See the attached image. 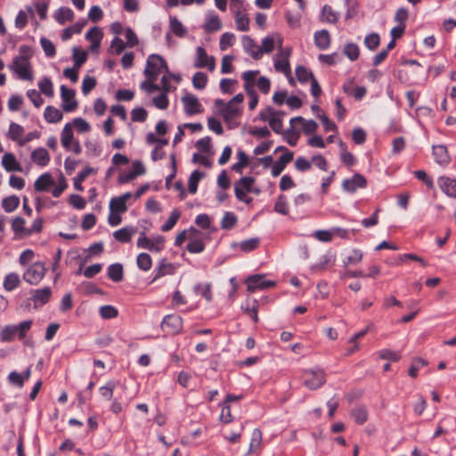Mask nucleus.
Listing matches in <instances>:
<instances>
[{
    "mask_svg": "<svg viewBox=\"0 0 456 456\" xmlns=\"http://www.w3.org/2000/svg\"><path fill=\"white\" fill-rule=\"evenodd\" d=\"M234 42V35L232 33H224L222 35L219 42V47L222 51H225L228 47L232 46Z\"/></svg>",
    "mask_w": 456,
    "mask_h": 456,
    "instance_id": "63",
    "label": "nucleus"
},
{
    "mask_svg": "<svg viewBox=\"0 0 456 456\" xmlns=\"http://www.w3.org/2000/svg\"><path fill=\"white\" fill-rule=\"evenodd\" d=\"M247 289L249 292H254L256 289H265L275 285L273 281H266L263 279V276L256 274L248 277L246 280Z\"/></svg>",
    "mask_w": 456,
    "mask_h": 456,
    "instance_id": "10",
    "label": "nucleus"
},
{
    "mask_svg": "<svg viewBox=\"0 0 456 456\" xmlns=\"http://www.w3.org/2000/svg\"><path fill=\"white\" fill-rule=\"evenodd\" d=\"M204 173L199 170L193 171L188 181V191L191 194H195L198 189V183L201 178H203Z\"/></svg>",
    "mask_w": 456,
    "mask_h": 456,
    "instance_id": "35",
    "label": "nucleus"
},
{
    "mask_svg": "<svg viewBox=\"0 0 456 456\" xmlns=\"http://www.w3.org/2000/svg\"><path fill=\"white\" fill-rule=\"evenodd\" d=\"M24 134V128L16 123H12L9 127L8 135L9 137L19 142V144L23 145L25 141L22 140V136Z\"/></svg>",
    "mask_w": 456,
    "mask_h": 456,
    "instance_id": "32",
    "label": "nucleus"
},
{
    "mask_svg": "<svg viewBox=\"0 0 456 456\" xmlns=\"http://www.w3.org/2000/svg\"><path fill=\"white\" fill-rule=\"evenodd\" d=\"M362 252L359 249H354L352 254L344 261L345 265H357L362 260Z\"/></svg>",
    "mask_w": 456,
    "mask_h": 456,
    "instance_id": "64",
    "label": "nucleus"
},
{
    "mask_svg": "<svg viewBox=\"0 0 456 456\" xmlns=\"http://www.w3.org/2000/svg\"><path fill=\"white\" fill-rule=\"evenodd\" d=\"M108 277L114 282H119L123 280V265L119 263L112 264L108 267Z\"/></svg>",
    "mask_w": 456,
    "mask_h": 456,
    "instance_id": "29",
    "label": "nucleus"
},
{
    "mask_svg": "<svg viewBox=\"0 0 456 456\" xmlns=\"http://www.w3.org/2000/svg\"><path fill=\"white\" fill-rule=\"evenodd\" d=\"M235 23L238 30L248 31L249 28V20L240 12L235 14Z\"/></svg>",
    "mask_w": 456,
    "mask_h": 456,
    "instance_id": "60",
    "label": "nucleus"
},
{
    "mask_svg": "<svg viewBox=\"0 0 456 456\" xmlns=\"http://www.w3.org/2000/svg\"><path fill=\"white\" fill-rule=\"evenodd\" d=\"M137 266L146 272L149 271L152 266V259L147 253H140L136 259Z\"/></svg>",
    "mask_w": 456,
    "mask_h": 456,
    "instance_id": "41",
    "label": "nucleus"
},
{
    "mask_svg": "<svg viewBox=\"0 0 456 456\" xmlns=\"http://www.w3.org/2000/svg\"><path fill=\"white\" fill-rule=\"evenodd\" d=\"M256 179L252 176H244L241 177L239 181H237L234 184H239L244 191L247 192H251L253 191V184Z\"/></svg>",
    "mask_w": 456,
    "mask_h": 456,
    "instance_id": "62",
    "label": "nucleus"
},
{
    "mask_svg": "<svg viewBox=\"0 0 456 456\" xmlns=\"http://www.w3.org/2000/svg\"><path fill=\"white\" fill-rule=\"evenodd\" d=\"M72 57L74 60V66L79 69L87 60V53L81 51L78 47H73Z\"/></svg>",
    "mask_w": 456,
    "mask_h": 456,
    "instance_id": "42",
    "label": "nucleus"
},
{
    "mask_svg": "<svg viewBox=\"0 0 456 456\" xmlns=\"http://www.w3.org/2000/svg\"><path fill=\"white\" fill-rule=\"evenodd\" d=\"M135 232L133 227H123L113 233L116 240L121 243H127L131 240L132 235Z\"/></svg>",
    "mask_w": 456,
    "mask_h": 456,
    "instance_id": "26",
    "label": "nucleus"
},
{
    "mask_svg": "<svg viewBox=\"0 0 456 456\" xmlns=\"http://www.w3.org/2000/svg\"><path fill=\"white\" fill-rule=\"evenodd\" d=\"M367 186V181L361 174H355L352 178L346 179L342 183V188L344 191L354 193L358 188H365Z\"/></svg>",
    "mask_w": 456,
    "mask_h": 456,
    "instance_id": "12",
    "label": "nucleus"
},
{
    "mask_svg": "<svg viewBox=\"0 0 456 456\" xmlns=\"http://www.w3.org/2000/svg\"><path fill=\"white\" fill-rule=\"evenodd\" d=\"M222 113L224 118L228 121L240 115V109L236 105L228 102L224 106V109L222 110Z\"/></svg>",
    "mask_w": 456,
    "mask_h": 456,
    "instance_id": "47",
    "label": "nucleus"
},
{
    "mask_svg": "<svg viewBox=\"0 0 456 456\" xmlns=\"http://www.w3.org/2000/svg\"><path fill=\"white\" fill-rule=\"evenodd\" d=\"M428 363V362L425 359L420 358V357L413 359V361L411 364V367L409 368V370H408L409 376H411V378H416L419 369L424 366H427Z\"/></svg>",
    "mask_w": 456,
    "mask_h": 456,
    "instance_id": "46",
    "label": "nucleus"
},
{
    "mask_svg": "<svg viewBox=\"0 0 456 456\" xmlns=\"http://www.w3.org/2000/svg\"><path fill=\"white\" fill-rule=\"evenodd\" d=\"M183 328V319L176 314L167 315L162 322L161 329L170 334H177Z\"/></svg>",
    "mask_w": 456,
    "mask_h": 456,
    "instance_id": "9",
    "label": "nucleus"
},
{
    "mask_svg": "<svg viewBox=\"0 0 456 456\" xmlns=\"http://www.w3.org/2000/svg\"><path fill=\"white\" fill-rule=\"evenodd\" d=\"M147 110L142 107H137L131 111V119L134 122H144L147 118Z\"/></svg>",
    "mask_w": 456,
    "mask_h": 456,
    "instance_id": "58",
    "label": "nucleus"
},
{
    "mask_svg": "<svg viewBox=\"0 0 456 456\" xmlns=\"http://www.w3.org/2000/svg\"><path fill=\"white\" fill-rule=\"evenodd\" d=\"M116 386L115 381H108L104 386L99 388L100 395L108 401L111 400Z\"/></svg>",
    "mask_w": 456,
    "mask_h": 456,
    "instance_id": "45",
    "label": "nucleus"
},
{
    "mask_svg": "<svg viewBox=\"0 0 456 456\" xmlns=\"http://www.w3.org/2000/svg\"><path fill=\"white\" fill-rule=\"evenodd\" d=\"M86 24V20L77 21L74 25L66 28L65 29H63V31L61 33V39L63 41H67V40L70 39L74 34L81 33V31Z\"/></svg>",
    "mask_w": 456,
    "mask_h": 456,
    "instance_id": "28",
    "label": "nucleus"
},
{
    "mask_svg": "<svg viewBox=\"0 0 456 456\" xmlns=\"http://www.w3.org/2000/svg\"><path fill=\"white\" fill-rule=\"evenodd\" d=\"M30 159L40 167H45L49 163L50 156L46 149L37 148L30 153Z\"/></svg>",
    "mask_w": 456,
    "mask_h": 456,
    "instance_id": "21",
    "label": "nucleus"
},
{
    "mask_svg": "<svg viewBox=\"0 0 456 456\" xmlns=\"http://www.w3.org/2000/svg\"><path fill=\"white\" fill-rule=\"evenodd\" d=\"M61 142L62 147L66 151L71 150V144L74 142L72 125L70 123H67L61 132Z\"/></svg>",
    "mask_w": 456,
    "mask_h": 456,
    "instance_id": "22",
    "label": "nucleus"
},
{
    "mask_svg": "<svg viewBox=\"0 0 456 456\" xmlns=\"http://www.w3.org/2000/svg\"><path fill=\"white\" fill-rule=\"evenodd\" d=\"M20 283V277L17 273H11L7 274L4 280V288L7 291L13 290Z\"/></svg>",
    "mask_w": 456,
    "mask_h": 456,
    "instance_id": "39",
    "label": "nucleus"
},
{
    "mask_svg": "<svg viewBox=\"0 0 456 456\" xmlns=\"http://www.w3.org/2000/svg\"><path fill=\"white\" fill-rule=\"evenodd\" d=\"M194 67L196 69L208 68L209 71H213L216 68V60L213 56H208L202 46H198L196 48Z\"/></svg>",
    "mask_w": 456,
    "mask_h": 456,
    "instance_id": "5",
    "label": "nucleus"
},
{
    "mask_svg": "<svg viewBox=\"0 0 456 456\" xmlns=\"http://www.w3.org/2000/svg\"><path fill=\"white\" fill-rule=\"evenodd\" d=\"M175 266L173 264L167 262V260L163 258L158 263V266L154 270L155 275L151 283L163 276L172 275L175 273Z\"/></svg>",
    "mask_w": 456,
    "mask_h": 456,
    "instance_id": "14",
    "label": "nucleus"
},
{
    "mask_svg": "<svg viewBox=\"0 0 456 456\" xmlns=\"http://www.w3.org/2000/svg\"><path fill=\"white\" fill-rule=\"evenodd\" d=\"M293 152L287 151L284 154H282L279 159L273 165L272 167V175L273 177H277L283 171L287 164H289L293 159Z\"/></svg>",
    "mask_w": 456,
    "mask_h": 456,
    "instance_id": "18",
    "label": "nucleus"
},
{
    "mask_svg": "<svg viewBox=\"0 0 456 456\" xmlns=\"http://www.w3.org/2000/svg\"><path fill=\"white\" fill-rule=\"evenodd\" d=\"M99 313L101 317L106 320L116 318L118 314L117 308L110 305L101 306Z\"/></svg>",
    "mask_w": 456,
    "mask_h": 456,
    "instance_id": "53",
    "label": "nucleus"
},
{
    "mask_svg": "<svg viewBox=\"0 0 456 456\" xmlns=\"http://www.w3.org/2000/svg\"><path fill=\"white\" fill-rule=\"evenodd\" d=\"M133 197L131 192H126L118 197H114L110 202V210L112 213L122 214L127 210L126 202Z\"/></svg>",
    "mask_w": 456,
    "mask_h": 456,
    "instance_id": "13",
    "label": "nucleus"
},
{
    "mask_svg": "<svg viewBox=\"0 0 456 456\" xmlns=\"http://www.w3.org/2000/svg\"><path fill=\"white\" fill-rule=\"evenodd\" d=\"M182 102L183 104L184 112L188 116L200 114L203 111L202 105L199 102V99L191 94H186L183 95L182 97Z\"/></svg>",
    "mask_w": 456,
    "mask_h": 456,
    "instance_id": "8",
    "label": "nucleus"
},
{
    "mask_svg": "<svg viewBox=\"0 0 456 456\" xmlns=\"http://www.w3.org/2000/svg\"><path fill=\"white\" fill-rule=\"evenodd\" d=\"M44 116L48 123H57L63 118L62 112L53 106H47L45 110Z\"/></svg>",
    "mask_w": 456,
    "mask_h": 456,
    "instance_id": "30",
    "label": "nucleus"
},
{
    "mask_svg": "<svg viewBox=\"0 0 456 456\" xmlns=\"http://www.w3.org/2000/svg\"><path fill=\"white\" fill-rule=\"evenodd\" d=\"M12 69L16 73L19 77L23 79H28V47L24 45L20 47V53L15 57L12 64L11 65Z\"/></svg>",
    "mask_w": 456,
    "mask_h": 456,
    "instance_id": "3",
    "label": "nucleus"
},
{
    "mask_svg": "<svg viewBox=\"0 0 456 456\" xmlns=\"http://www.w3.org/2000/svg\"><path fill=\"white\" fill-rule=\"evenodd\" d=\"M222 27V24H221V21H220V19L217 15L214 14V15H211L205 26H204V29L205 31L207 32H213V31H217L221 28Z\"/></svg>",
    "mask_w": 456,
    "mask_h": 456,
    "instance_id": "49",
    "label": "nucleus"
},
{
    "mask_svg": "<svg viewBox=\"0 0 456 456\" xmlns=\"http://www.w3.org/2000/svg\"><path fill=\"white\" fill-rule=\"evenodd\" d=\"M2 166L8 172L21 171V167L12 153L7 152L4 154Z\"/></svg>",
    "mask_w": 456,
    "mask_h": 456,
    "instance_id": "23",
    "label": "nucleus"
},
{
    "mask_svg": "<svg viewBox=\"0 0 456 456\" xmlns=\"http://www.w3.org/2000/svg\"><path fill=\"white\" fill-rule=\"evenodd\" d=\"M242 45L245 52L248 53L254 60H259L262 57V51H260V47L250 37H242Z\"/></svg>",
    "mask_w": 456,
    "mask_h": 456,
    "instance_id": "16",
    "label": "nucleus"
},
{
    "mask_svg": "<svg viewBox=\"0 0 456 456\" xmlns=\"http://www.w3.org/2000/svg\"><path fill=\"white\" fill-rule=\"evenodd\" d=\"M73 17H74V12L69 7H61L54 13L55 20L61 25L65 24L66 21L72 20Z\"/></svg>",
    "mask_w": 456,
    "mask_h": 456,
    "instance_id": "31",
    "label": "nucleus"
},
{
    "mask_svg": "<svg viewBox=\"0 0 456 456\" xmlns=\"http://www.w3.org/2000/svg\"><path fill=\"white\" fill-rule=\"evenodd\" d=\"M52 290L49 287L35 290L32 297L30 298L33 300L34 307L38 308L45 305L50 300Z\"/></svg>",
    "mask_w": 456,
    "mask_h": 456,
    "instance_id": "15",
    "label": "nucleus"
},
{
    "mask_svg": "<svg viewBox=\"0 0 456 456\" xmlns=\"http://www.w3.org/2000/svg\"><path fill=\"white\" fill-rule=\"evenodd\" d=\"M290 123L291 124L301 123L303 132L305 134H314L316 132V130L318 128V124L314 120H313V119L305 120L302 117H296V118H291Z\"/></svg>",
    "mask_w": 456,
    "mask_h": 456,
    "instance_id": "24",
    "label": "nucleus"
},
{
    "mask_svg": "<svg viewBox=\"0 0 456 456\" xmlns=\"http://www.w3.org/2000/svg\"><path fill=\"white\" fill-rule=\"evenodd\" d=\"M295 73L297 80L301 83H306L309 80L312 81L313 77H314L313 72L304 66L297 67Z\"/></svg>",
    "mask_w": 456,
    "mask_h": 456,
    "instance_id": "43",
    "label": "nucleus"
},
{
    "mask_svg": "<svg viewBox=\"0 0 456 456\" xmlns=\"http://www.w3.org/2000/svg\"><path fill=\"white\" fill-rule=\"evenodd\" d=\"M262 432L258 428H255L252 432V437L249 445V452H255L261 444Z\"/></svg>",
    "mask_w": 456,
    "mask_h": 456,
    "instance_id": "61",
    "label": "nucleus"
},
{
    "mask_svg": "<svg viewBox=\"0 0 456 456\" xmlns=\"http://www.w3.org/2000/svg\"><path fill=\"white\" fill-rule=\"evenodd\" d=\"M351 416L357 424L362 425L367 421L368 412L365 407L358 406L352 410Z\"/></svg>",
    "mask_w": 456,
    "mask_h": 456,
    "instance_id": "38",
    "label": "nucleus"
},
{
    "mask_svg": "<svg viewBox=\"0 0 456 456\" xmlns=\"http://www.w3.org/2000/svg\"><path fill=\"white\" fill-rule=\"evenodd\" d=\"M26 221L22 217H15L12 223V228L17 238H20L25 232Z\"/></svg>",
    "mask_w": 456,
    "mask_h": 456,
    "instance_id": "51",
    "label": "nucleus"
},
{
    "mask_svg": "<svg viewBox=\"0 0 456 456\" xmlns=\"http://www.w3.org/2000/svg\"><path fill=\"white\" fill-rule=\"evenodd\" d=\"M331 38L327 29H322L314 33V44L320 50H326L330 47Z\"/></svg>",
    "mask_w": 456,
    "mask_h": 456,
    "instance_id": "20",
    "label": "nucleus"
},
{
    "mask_svg": "<svg viewBox=\"0 0 456 456\" xmlns=\"http://www.w3.org/2000/svg\"><path fill=\"white\" fill-rule=\"evenodd\" d=\"M181 212L178 209H174L171 212L170 216L167 220V222L161 226V231L164 232H167L173 229V227L177 223L178 219L180 218Z\"/></svg>",
    "mask_w": 456,
    "mask_h": 456,
    "instance_id": "44",
    "label": "nucleus"
},
{
    "mask_svg": "<svg viewBox=\"0 0 456 456\" xmlns=\"http://www.w3.org/2000/svg\"><path fill=\"white\" fill-rule=\"evenodd\" d=\"M45 273V266L40 263L30 265V284L39 282Z\"/></svg>",
    "mask_w": 456,
    "mask_h": 456,
    "instance_id": "27",
    "label": "nucleus"
},
{
    "mask_svg": "<svg viewBox=\"0 0 456 456\" xmlns=\"http://www.w3.org/2000/svg\"><path fill=\"white\" fill-rule=\"evenodd\" d=\"M238 222V218L232 212H225L222 221H221V228L224 230H231L232 229Z\"/></svg>",
    "mask_w": 456,
    "mask_h": 456,
    "instance_id": "40",
    "label": "nucleus"
},
{
    "mask_svg": "<svg viewBox=\"0 0 456 456\" xmlns=\"http://www.w3.org/2000/svg\"><path fill=\"white\" fill-rule=\"evenodd\" d=\"M169 24H170V28H171L172 32L176 37H183L186 35L187 30H186L185 27L182 24V22L175 16H171L169 18Z\"/></svg>",
    "mask_w": 456,
    "mask_h": 456,
    "instance_id": "33",
    "label": "nucleus"
},
{
    "mask_svg": "<svg viewBox=\"0 0 456 456\" xmlns=\"http://www.w3.org/2000/svg\"><path fill=\"white\" fill-rule=\"evenodd\" d=\"M40 45L45 52V54L48 58H53L55 56V54H56L55 45H53V43L51 40L47 39L46 37H41Z\"/></svg>",
    "mask_w": 456,
    "mask_h": 456,
    "instance_id": "50",
    "label": "nucleus"
},
{
    "mask_svg": "<svg viewBox=\"0 0 456 456\" xmlns=\"http://www.w3.org/2000/svg\"><path fill=\"white\" fill-rule=\"evenodd\" d=\"M165 240L162 236H158L151 240L149 239L144 232H142L138 240L137 247L142 248H146L151 252L159 253L163 249V243Z\"/></svg>",
    "mask_w": 456,
    "mask_h": 456,
    "instance_id": "6",
    "label": "nucleus"
},
{
    "mask_svg": "<svg viewBox=\"0 0 456 456\" xmlns=\"http://www.w3.org/2000/svg\"><path fill=\"white\" fill-rule=\"evenodd\" d=\"M75 90L61 86V97L62 100L61 108L65 112H71L77 108V102L75 99Z\"/></svg>",
    "mask_w": 456,
    "mask_h": 456,
    "instance_id": "7",
    "label": "nucleus"
},
{
    "mask_svg": "<svg viewBox=\"0 0 456 456\" xmlns=\"http://www.w3.org/2000/svg\"><path fill=\"white\" fill-rule=\"evenodd\" d=\"M301 377L304 386L311 390L320 388L326 382V374L322 369L304 370Z\"/></svg>",
    "mask_w": 456,
    "mask_h": 456,
    "instance_id": "2",
    "label": "nucleus"
},
{
    "mask_svg": "<svg viewBox=\"0 0 456 456\" xmlns=\"http://www.w3.org/2000/svg\"><path fill=\"white\" fill-rule=\"evenodd\" d=\"M432 154L436 162L440 166L445 167L450 163L451 158L446 146L443 144L434 145L432 148Z\"/></svg>",
    "mask_w": 456,
    "mask_h": 456,
    "instance_id": "17",
    "label": "nucleus"
},
{
    "mask_svg": "<svg viewBox=\"0 0 456 456\" xmlns=\"http://www.w3.org/2000/svg\"><path fill=\"white\" fill-rule=\"evenodd\" d=\"M208 83V76L203 72H196L192 77V84L196 89H204Z\"/></svg>",
    "mask_w": 456,
    "mask_h": 456,
    "instance_id": "52",
    "label": "nucleus"
},
{
    "mask_svg": "<svg viewBox=\"0 0 456 456\" xmlns=\"http://www.w3.org/2000/svg\"><path fill=\"white\" fill-rule=\"evenodd\" d=\"M20 203V200L16 196H10L4 198L2 201V206L6 212L13 211Z\"/></svg>",
    "mask_w": 456,
    "mask_h": 456,
    "instance_id": "55",
    "label": "nucleus"
},
{
    "mask_svg": "<svg viewBox=\"0 0 456 456\" xmlns=\"http://www.w3.org/2000/svg\"><path fill=\"white\" fill-rule=\"evenodd\" d=\"M343 53L351 61H354L359 58L360 49L354 43H347L343 48Z\"/></svg>",
    "mask_w": 456,
    "mask_h": 456,
    "instance_id": "36",
    "label": "nucleus"
},
{
    "mask_svg": "<svg viewBox=\"0 0 456 456\" xmlns=\"http://www.w3.org/2000/svg\"><path fill=\"white\" fill-rule=\"evenodd\" d=\"M54 184L52 175L45 173L39 176L34 183V188L37 191H48V188Z\"/></svg>",
    "mask_w": 456,
    "mask_h": 456,
    "instance_id": "25",
    "label": "nucleus"
},
{
    "mask_svg": "<svg viewBox=\"0 0 456 456\" xmlns=\"http://www.w3.org/2000/svg\"><path fill=\"white\" fill-rule=\"evenodd\" d=\"M380 44V37L378 33H370L364 38L365 46L370 50L375 51Z\"/></svg>",
    "mask_w": 456,
    "mask_h": 456,
    "instance_id": "48",
    "label": "nucleus"
},
{
    "mask_svg": "<svg viewBox=\"0 0 456 456\" xmlns=\"http://www.w3.org/2000/svg\"><path fill=\"white\" fill-rule=\"evenodd\" d=\"M152 102H153L154 106L159 110L167 109L168 104H169L167 94L161 93L159 95H158L152 99Z\"/></svg>",
    "mask_w": 456,
    "mask_h": 456,
    "instance_id": "59",
    "label": "nucleus"
},
{
    "mask_svg": "<svg viewBox=\"0 0 456 456\" xmlns=\"http://www.w3.org/2000/svg\"><path fill=\"white\" fill-rule=\"evenodd\" d=\"M274 210L281 215H288L289 208L286 197L284 195L281 194L277 198L274 204Z\"/></svg>",
    "mask_w": 456,
    "mask_h": 456,
    "instance_id": "56",
    "label": "nucleus"
},
{
    "mask_svg": "<svg viewBox=\"0 0 456 456\" xmlns=\"http://www.w3.org/2000/svg\"><path fill=\"white\" fill-rule=\"evenodd\" d=\"M28 330V321L22 322L19 326H5L0 332L3 341H10L15 335L20 338H24Z\"/></svg>",
    "mask_w": 456,
    "mask_h": 456,
    "instance_id": "4",
    "label": "nucleus"
},
{
    "mask_svg": "<svg viewBox=\"0 0 456 456\" xmlns=\"http://www.w3.org/2000/svg\"><path fill=\"white\" fill-rule=\"evenodd\" d=\"M260 240L258 238H252L240 242V248L244 252H250L258 248Z\"/></svg>",
    "mask_w": 456,
    "mask_h": 456,
    "instance_id": "57",
    "label": "nucleus"
},
{
    "mask_svg": "<svg viewBox=\"0 0 456 456\" xmlns=\"http://www.w3.org/2000/svg\"><path fill=\"white\" fill-rule=\"evenodd\" d=\"M438 184L441 190L449 197L456 198V180L447 177L441 176L438 179Z\"/></svg>",
    "mask_w": 456,
    "mask_h": 456,
    "instance_id": "19",
    "label": "nucleus"
},
{
    "mask_svg": "<svg viewBox=\"0 0 456 456\" xmlns=\"http://www.w3.org/2000/svg\"><path fill=\"white\" fill-rule=\"evenodd\" d=\"M321 19L329 23H336L338 20V13L334 12L330 5L325 4L322 10Z\"/></svg>",
    "mask_w": 456,
    "mask_h": 456,
    "instance_id": "37",
    "label": "nucleus"
},
{
    "mask_svg": "<svg viewBox=\"0 0 456 456\" xmlns=\"http://www.w3.org/2000/svg\"><path fill=\"white\" fill-rule=\"evenodd\" d=\"M162 69H165L166 72H168V67L166 61L158 54L149 55L144 69L145 77L149 80L155 81Z\"/></svg>",
    "mask_w": 456,
    "mask_h": 456,
    "instance_id": "1",
    "label": "nucleus"
},
{
    "mask_svg": "<svg viewBox=\"0 0 456 456\" xmlns=\"http://www.w3.org/2000/svg\"><path fill=\"white\" fill-rule=\"evenodd\" d=\"M291 53V49H281L277 54V58L274 61V68L277 71L282 72L286 75L290 73V65L289 58Z\"/></svg>",
    "mask_w": 456,
    "mask_h": 456,
    "instance_id": "11",
    "label": "nucleus"
},
{
    "mask_svg": "<svg viewBox=\"0 0 456 456\" xmlns=\"http://www.w3.org/2000/svg\"><path fill=\"white\" fill-rule=\"evenodd\" d=\"M95 170L93 167H86L82 171H80L77 175L74 178V187L76 190L82 191L84 190L81 183Z\"/></svg>",
    "mask_w": 456,
    "mask_h": 456,
    "instance_id": "34",
    "label": "nucleus"
},
{
    "mask_svg": "<svg viewBox=\"0 0 456 456\" xmlns=\"http://www.w3.org/2000/svg\"><path fill=\"white\" fill-rule=\"evenodd\" d=\"M40 92L45 96L52 97L53 95V83L50 78L44 77L38 84Z\"/></svg>",
    "mask_w": 456,
    "mask_h": 456,
    "instance_id": "54",
    "label": "nucleus"
}]
</instances>
